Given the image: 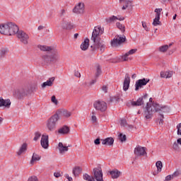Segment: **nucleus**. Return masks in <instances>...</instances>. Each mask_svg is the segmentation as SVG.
I'll return each instance as SVG.
<instances>
[{
  "label": "nucleus",
  "mask_w": 181,
  "mask_h": 181,
  "mask_svg": "<svg viewBox=\"0 0 181 181\" xmlns=\"http://www.w3.org/2000/svg\"><path fill=\"white\" fill-rule=\"evenodd\" d=\"M128 6H129V5H128V4H127L125 6H122V9L123 11H124V9H126L127 8H128Z\"/></svg>",
  "instance_id": "obj_62"
},
{
  "label": "nucleus",
  "mask_w": 181,
  "mask_h": 181,
  "mask_svg": "<svg viewBox=\"0 0 181 181\" xmlns=\"http://www.w3.org/2000/svg\"><path fill=\"white\" fill-rule=\"evenodd\" d=\"M38 49L42 50V52H47V54L42 56V60L45 63H56L60 60V54L59 51H57L54 47L47 46V45H38Z\"/></svg>",
  "instance_id": "obj_1"
},
{
  "label": "nucleus",
  "mask_w": 181,
  "mask_h": 181,
  "mask_svg": "<svg viewBox=\"0 0 181 181\" xmlns=\"http://www.w3.org/2000/svg\"><path fill=\"white\" fill-rule=\"evenodd\" d=\"M134 155L136 156H145L146 155V148L137 146L134 148Z\"/></svg>",
  "instance_id": "obj_15"
},
{
  "label": "nucleus",
  "mask_w": 181,
  "mask_h": 181,
  "mask_svg": "<svg viewBox=\"0 0 181 181\" xmlns=\"http://www.w3.org/2000/svg\"><path fill=\"white\" fill-rule=\"evenodd\" d=\"M177 144H178L179 145H181V138L178 139L177 140Z\"/></svg>",
  "instance_id": "obj_63"
},
{
  "label": "nucleus",
  "mask_w": 181,
  "mask_h": 181,
  "mask_svg": "<svg viewBox=\"0 0 181 181\" xmlns=\"http://www.w3.org/2000/svg\"><path fill=\"white\" fill-rule=\"evenodd\" d=\"M156 166L157 168L158 172H162V168H163V165L162 164V161L158 160L156 163Z\"/></svg>",
  "instance_id": "obj_34"
},
{
  "label": "nucleus",
  "mask_w": 181,
  "mask_h": 181,
  "mask_svg": "<svg viewBox=\"0 0 181 181\" xmlns=\"http://www.w3.org/2000/svg\"><path fill=\"white\" fill-rule=\"evenodd\" d=\"M154 12H156V18L153 19V25L158 26L160 23V12H162V8H156Z\"/></svg>",
  "instance_id": "obj_16"
},
{
  "label": "nucleus",
  "mask_w": 181,
  "mask_h": 181,
  "mask_svg": "<svg viewBox=\"0 0 181 181\" xmlns=\"http://www.w3.org/2000/svg\"><path fill=\"white\" fill-rule=\"evenodd\" d=\"M100 75H101V67L100 66V65H98L96 69L95 78H98V77H100Z\"/></svg>",
  "instance_id": "obj_35"
},
{
  "label": "nucleus",
  "mask_w": 181,
  "mask_h": 181,
  "mask_svg": "<svg viewBox=\"0 0 181 181\" xmlns=\"http://www.w3.org/2000/svg\"><path fill=\"white\" fill-rule=\"evenodd\" d=\"M84 3L80 2L74 6V8H73V12L74 13H76L77 15H83V13H84Z\"/></svg>",
  "instance_id": "obj_14"
},
{
  "label": "nucleus",
  "mask_w": 181,
  "mask_h": 181,
  "mask_svg": "<svg viewBox=\"0 0 181 181\" xmlns=\"http://www.w3.org/2000/svg\"><path fill=\"white\" fill-rule=\"evenodd\" d=\"M109 173L111 175L112 179H118V177L121 176L120 171L117 169L109 171Z\"/></svg>",
  "instance_id": "obj_24"
},
{
  "label": "nucleus",
  "mask_w": 181,
  "mask_h": 181,
  "mask_svg": "<svg viewBox=\"0 0 181 181\" xmlns=\"http://www.w3.org/2000/svg\"><path fill=\"white\" fill-rule=\"evenodd\" d=\"M125 40H127L125 35H123L122 37L117 35L111 41V46H112V47H117V46H119V45H122Z\"/></svg>",
  "instance_id": "obj_10"
},
{
  "label": "nucleus",
  "mask_w": 181,
  "mask_h": 181,
  "mask_svg": "<svg viewBox=\"0 0 181 181\" xmlns=\"http://www.w3.org/2000/svg\"><path fill=\"white\" fill-rule=\"evenodd\" d=\"M171 46H172V44H170L169 45H163L159 47V51L163 53H165V52H166L169 49V47H170Z\"/></svg>",
  "instance_id": "obj_33"
},
{
  "label": "nucleus",
  "mask_w": 181,
  "mask_h": 181,
  "mask_svg": "<svg viewBox=\"0 0 181 181\" xmlns=\"http://www.w3.org/2000/svg\"><path fill=\"white\" fill-rule=\"evenodd\" d=\"M119 139L121 141V142H125L127 141V136L125 134H122V133H120L119 134Z\"/></svg>",
  "instance_id": "obj_39"
},
{
  "label": "nucleus",
  "mask_w": 181,
  "mask_h": 181,
  "mask_svg": "<svg viewBox=\"0 0 181 181\" xmlns=\"http://www.w3.org/2000/svg\"><path fill=\"white\" fill-rule=\"evenodd\" d=\"M62 115L63 117H65L66 118H69V117H71V112H69L68 110H63L62 112Z\"/></svg>",
  "instance_id": "obj_36"
},
{
  "label": "nucleus",
  "mask_w": 181,
  "mask_h": 181,
  "mask_svg": "<svg viewBox=\"0 0 181 181\" xmlns=\"http://www.w3.org/2000/svg\"><path fill=\"white\" fill-rule=\"evenodd\" d=\"M26 151H28V144L23 143L20 147V149L17 151V155L21 156V155L26 153Z\"/></svg>",
  "instance_id": "obj_22"
},
{
  "label": "nucleus",
  "mask_w": 181,
  "mask_h": 181,
  "mask_svg": "<svg viewBox=\"0 0 181 181\" xmlns=\"http://www.w3.org/2000/svg\"><path fill=\"white\" fill-rule=\"evenodd\" d=\"M74 37V39H77V37H78V33H75Z\"/></svg>",
  "instance_id": "obj_64"
},
{
  "label": "nucleus",
  "mask_w": 181,
  "mask_h": 181,
  "mask_svg": "<svg viewBox=\"0 0 181 181\" xmlns=\"http://www.w3.org/2000/svg\"><path fill=\"white\" fill-rule=\"evenodd\" d=\"M102 145H106L107 146H112L114 145V138L107 137L105 139H101Z\"/></svg>",
  "instance_id": "obj_21"
},
{
  "label": "nucleus",
  "mask_w": 181,
  "mask_h": 181,
  "mask_svg": "<svg viewBox=\"0 0 181 181\" xmlns=\"http://www.w3.org/2000/svg\"><path fill=\"white\" fill-rule=\"evenodd\" d=\"M88 46H90V40L86 38L81 45V50H87V49H88Z\"/></svg>",
  "instance_id": "obj_26"
},
{
  "label": "nucleus",
  "mask_w": 181,
  "mask_h": 181,
  "mask_svg": "<svg viewBox=\"0 0 181 181\" xmlns=\"http://www.w3.org/2000/svg\"><path fill=\"white\" fill-rule=\"evenodd\" d=\"M160 77L162 78H168V71H161L160 72Z\"/></svg>",
  "instance_id": "obj_42"
},
{
  "label": "nucleus",
  "mask_w": 181,
  "mask_h": 181,
  "mask_svg": "<svg viewBox=\"0 0 181 181\" xmlns=\"http://www.w3.org/2000/svg\"><path fill=\"white\" fill-rule=\"evenodd\" d=\"M41 146L44 149H48L49 148V136L43 134L40 141Z\"/></svg>",
  "instance_id": "obj_19"
},
{
  "label": "nucleus",
  "mask_w": 181,
  "mask_h": 181,
  "mask_svg": "<svg viewBox=\"0 0 181 181\" xmlns=\"http://www.w3.org/2000/svg\"><path fill=\"white\" fill-rule=\"evenodd\" d=\"M54 177H60L62 175L60 174V173H54Z\"/></svg>",
  "instance_id": "obj_58"
},
{
  "label": "nucleus",
  "mask_w": 181,
  "mask_h": 181,
  "mask_svg": "<svg viewBox=\"0 0 181 181\" xmlns=\"http://www.w3.org/2000/svg\"><path fill=\"white\" fill-rule=\"evenodd\" d=\"M95 83H97V78H95V79L90 81V86H93V84H95Z\"/></svg>",
  "instance_id": "obj_59"
},
{
  "label": "nucleus",
  "mask_w": 181,
  "mask_h": 181,
  "mask_svg": "<svg viewBox=\"0 0 181 181\" xmlns=\"http://www.w3.org/2000/svg\"><path fill=\"white\" fill-rule=\"evenodd\" d=\"M53 81H54V77L49 78V80H47L46 82H44L41 87L42 88H45V87H52L53 86Z\"/></svg>",
  "instance_id": "obj_25"
},
{
  "label": "nucleus",
  "mask_w": 181,
  "mask_h": 181,
  "mask_svg": "<svg viewBox=\"0 0 181 181\" xmlns=\"http://www.w3.org/2000/svg\"><path fill=\"white\" fill-rule=\"evenodd\" d=\"M36 160H40V156H39V155L36 154L35 153H33L30 160V164L34 165Z\"/></svg>",
  "instance_id": "obj_31"
},
{
  "label": "nucleus",
  "mask_w": 181,
  "mask_h": 181,
  "mask_svg": "<svg viewBox=\"0 0 181 181\" xmlns=\"http://www.w3.org/2000/svg\"><path fill=\"white\" fill-rule=\"evenodd\" d=\"M51 101L52 103H53L54 104H55V105H57V104H59V101L57 100V99L56 98L55 95H52L51 98Z\"/></svg>",
  "instance_id": "obj_41"
},
{
  "label": "nucleus",
  "mask_w": 181,
  "mask_h": 181,
  "mask_svg": "<svg viewBox=\"0 0 181 181\" xmlns=\"http://www.w3.org/2000/svg\"><path fill=\"white\" fill-rule=\"evenodd\" d=\"M103 33H104V28H101V26L95 27L92 33L91 40L95 42L97 39L100 40L98 36L103 35Z\"/></svg>",
  "instance_id": "obj_9"
},
{
  "label": "nucleus",
  "mask_w": 181,
  "mask_h": 181,
  "mask_svg": "<svg viewBox=\"0 0 181 181\" xmlns=\"http://www.w3.org/2000/svg\"><path fill=\"white\" fill-rule=\"evenodd\" d=\"M102 90H103V91H104L105 93H107V91H108V88H107L106 86H103L102 87Z\"/></svg>",
  "instance_id": "obj_55"
},
{
  "label": "nucleus",
  "mask_w": 181,
  "mask_h": 181,
  "mask_svg": "<svg viewBox=\"0 0 181 181\" xmlns=\"http://www.w3.org/2000/svg\"><path fill=\"white\" fill-rule=\"evenodd\" d=\"M94 108L98 111H101V112H104V111L107 110V103L103 100H98L93 103Z\"/></svg>",
  "instance_id": "obj_11"
},
{
  "label": "nucleus",
  "mask_w": 181,
  "mask_h": 181,
  "mask_svg": "<svg viewBox=\"0 0 181 181\" xmlns=\"http://www.w3.org/2000/svg\"><path fill=\"white\" fill-rule=\"evenodd\" d=\"M172 179H173V175H167L165 177V180L166 181L172 180Z\"/></svg>",
  "instance_id": "obj_51"
},
{
  "label": "nucleus",
  "mask_w": 181,
  "mask_h": 181,
  "mask_svg": "<svg viewBox=\"0 0 181 181\" xmlns=\"http://www.w3.org/2000/svg\"><path fill=\"white\" fill-rule=\"evenodd\" d=\"M128 56H129L127 53L122 57L123 62H128Z\"/></svg>",
  "instance_id": "obj_47"
},
{
  "label": "nucleus",
  "mask_w": 181,
  "mask_h": 181,
  "mask_svg": "<svg viewBox=\"0 0 181 181\" xmlns=\"http://www.w3.org/2000/svg\"><path fill=\"white\" fill-rule=\"evenodd\" d=\"M120 100L121 96L119 95H116L110 98L111 103H114V101H115V103H119Z\"/></svg>",
  "instance_id": "obj_37"
},
{
  "label": "nucleus",
  "mask_w": 181,
  "mask_h": 181,
  "mask_svg": "<svg viewBox=\"0 0 181 181\" xmlns=\"http://www.w3.org/2000/svg\"><path fill=\"white\" fill-rule=\"evenodd\" d=\"M64 15H66V10L62 9L61 12L59 13L60 18H62V19H63L64 18L63 17L64 16Z\"/></svg>",
  "instance_id": "obj_50"
},
{
  "label": "nucleus",
  "mask_w": 181,
  "mask_h": 181,
  "mask_svg": "<svg viewBox=\"0 0 181 181\" xmlns=\"http://www.w3.org/2000/svg\"><path fill=\"white\" fill-rule=\"evenodd\" d=\"M11 100L4 99L3 97H0V108L1 107H5L6 108H11Z\"/></svg>",
  "instance_id": "obj_20"
},
{
  "label": "nucleus",
  "mask_w": 181,
  "mask_h": 181,
  "mask_svg": "<svg viewBox=\"0 0 181 181\" xmlns=\"http://www.w3.org/2000/svg\"><path fill=\"white\" fill-rule=\"evenodd\" d=\"M173 149H175V151H177L179 149V144H177V143L175 142L173 144Z\"/></svg>",
  "instance_id": "obj_48"
},
{
  "label": "nucleus",
  "mask_w": 181,
  "mask_h": 181,
  "mask_svg": "<svg viewBox=\"0 0 181 181\" xmlns=\"http://www.w3.org/2000/svg\"><path fill=\"white\" fill-rule=\"evenodd\" d=\"M116 26H117V28H118V29L122 30V32H125V26L122 25V24H121V23H119V22L116 23Z\"/></svg>",
  "instance_id": "obj_38"
},
{
  "label": "nucleus",
  "mask_w": 181,
  "mask_h": 181,
  "mask_svg": "<svg viewBox=\"0 0 181 181\" xmlns=\"http://www.w3.org/2000/svg\"><path fill=\"white\" fill-rule=\"evenodd\" d=\"M60 119V116L59 114L55 113L52 115L46 122V128L49 132H53L56 130L59 120Z\"/></svg>",
  "instance_id": "obj_5"
},
{
  "label": "nucleus",
  "mask_w": 181,
  "mask_h": 181,
  "mask_svg": "<svg viewBox=\"0 0 181 181\" xmlns=\"http://www.w3.org/2000/svg\"><path fill=\"white\" fill-rule=\"evenodd\" d=\"M19 31V27L16 24L9 22L3 24V30H1V35H8L12 36L13 35H17Z\"/></svg>",
  "instance_id": "obj_4"
},
{
  "label": "nucleus",
  "mask_w": 181,
  "mask_h": 181,
  "mask_svg": "<svg viewBox=\"0 0 181 181\" xmlns=\"http://www.w3.org/2000/svg\"><path fill=\"white\" fill-rule=\"evenodd\" d=\"M91 120H92V122L93 123L97 122V117H95V115H93Z\"/></svg>",
  "instance_id": "obj_56"
},
{
  "label": "nucleus",
  "mask_w": 181,
  "mask_h": 181,
  "mask_svg": "<svg viewBox=\"0 0 181 181\" xmlns=\"http://www.w3.org/2000/svg\"><path fill=\"white\" fill-rule=\"evenodd\" d=\"M177 134L181 136V122L177 125Z\"/></svg>",
  "instance_id": "obj_43"
},
{
  "label": "nucleus",
  "mask_w": 181,
  "mask_h": 181,
  "mask_svg": "<svg viewBox=\"0 0 181 181\" xmlns=\"http://www.w3.org/2000/svg\"><path fill=\"white\" fill-rule=\"evenodd\" d=\"M93 46H90L93 50H97L99 49L101 53H104L105 52V49L107 48V45L104 41H100V39H97L95 42H93Z\"/></svg>",
  "instance_id": "obj_7"
},
{
  "label": "nucleus",
  "mask_w": 181,
  "mask_h": 181,
  "mask_svg": "<svg viewBox=\"0 0 181 181\" xmlns=\"http://www.w3.org/2000/svg\"><path fill=\"white\" fill-rule=\"evenodd\" d=\"M143 103L145 104L146 103V108L144 110V115L146 119H152L153 117V108L152 107V104L148 102V93H146L143 97L141 98Z\"/></svg>",
  "instance_id": "obj_6"
},
{
  "label": "nucleus",
  "mask_w": 181,
  "mask_h": 181,
  "mask_svg": "<svg viewBox=\"0 0 181 181\" xmlns=\"http://www.w3.org/2000/svg\"><path fill=\"white\" fill-rule=\"evenodd\" d=\"M118 19V17L115 16H112L109 18H105V21L107 23H113V22H115Z\"/></svg>",
  "instance_id": "obj_32"
},
{
  "label": "nucleus",
  "mask_w": 181,
  "mask_h": 181,
  "mask_svg": "<svg viewBox=\"0 0 181 181\" xmlns=\"http://www.w3.org/2000/svg\"><path fill=\"white\" fill-rule=\"evenodd\" d=\"M28 181H39V179H37V177L33 175L28 178Z\"/></svg>",
  "instance_id": "obj_45"
},
{
  "label": "nucleus",
  "mask_w": 181,
  "mask_h": 181,
  "mask_svg": "<svg viewBox=\"0 0 181 181\" xmlns=\"http://www.w3.org/2000/svg\"><path fill=\"white\" fill-rule=\"evenodd\" d=\"M40 136H42V134H40V132H36L35 133V137L33 139V141H37L39 139V138H40Z\"/></svg>",
  "instance_id": "obj_40"
},
{
  "label": "nucleus",
  "mask_w": 181,
  "mask_h": 181,
  "mask_svg": "<svg viewBox=\"0 0 181 181\" xmlns=\"http://www.w3.org/2000/svg\"><path fill=\"white\" fill-rule=\"evenodd\" d=\"M69 132H70V128L66 125L63 126L58 130V134L60 135H66Z\"/></svg>",
  "instance_id": "obj_23"
},
{
  "label": "nucleus",
  "mask_w": 181,
  "mask_h": 181,
  "mask_svg": "<svg viewBox=\"0 0 181 181\" xmlns=\"http://www.w3.org/2000/svg\"><path fill=\"white\" fill-rule=\"evenodd\" d=\"M34 91H36L35 86L27 85L17 88L15 90V95L18 100H22L23 97H26V95L32 94Z\"/></svg>",
  "instance_id": "obj_2"
},
{
  "label": "nucleus",
  "mask_w": 181,
  "mask_h": 181,
  "mask_svg": "<svg viewBox=\"0 0 181 181\" xmlns=\"http://www.w3.org/2000/svg\"><path fill=\"white\" fill-rule=\"evenodd\" d=\"M58 146H59V151L60 153H64V152H67V151H69V147L70 146H64L63 145V143L59 142L58 144Z\"/></svg>",
  "instance_id": "obj_27"
},
{
  "label": "nucleus",
  "mask_w": 181,
  "mask_h": 181,
  "mask_svg": "<svg viewBox=\"0 0 181 181\" xmlns=\"http://www.w3.org/2000/svg\"><path fill=\"white\" fill-rule=\"evenodd\" d=\"M138 49H130L129 52H127V54L129 56V55H131V54H135V53H136V51H137Z\"/></svg>",
  "instance_id": "obj_44"
},
{
  "label": "nucleus",
  "mask_w": 181,
  "mask_h": 181,
  "mask_svg": "<svg viewBox=\"0 0 181 181\" xmlns=\"http://www.w3.org/2000/svg\"><path fill=\"white\" fill-rule=\"evenodd\" d=\"M149 81V78H145L137 80L135 83V91H138L139 88H142L144 86H146Z\"/></svg>",
  "instance_id": "obj_13"
},
{
  "label": "nucleus",
  "mask_w": 181,
  "mask_h": 181,
  "mask_svg": "<svg viewBox=\"0 0 181 181\" xmlns=\"http://www.w3.org/2000/svg\"><path fill=\"white\" fill-rule=\"evenodd\" d=\"M152 107L153 108H154L153 111L155 112H158L159 114V117H158L159 125H163V119L165 118V116H163V113L166 114L168 112H170V107L166 105L162 106L155 102L152 103Z\"/></svg>",
  "instance_id": "obj_3"
},
{
  "label": "nucleus",
  "mask_w": 181,
  "mask_h": 181,
  "mask_svg": "<svg viewBox=\"0 0 181 181\" xmlns=\"http://www.w3.org/2000/svg\"><path fill=\"white\" fill-rule=\"evenodd\" d=\"M74 76L75 77H81V74H80V72H78V71H74Z\"/></svg>",
  "instance_id": "obj_53"
},
{
  "label": "nucleus",
  "mask_w": 181,
  "mask_h": 181,
  "mask_svg": "<svg viewBox=\"0 0 181 181\" xmlns=\"http://www.w3.org/2000/svg\"><path fill=\"white\" fill-rule=\"evenodd\" d=\"M129 84H131V77L129 76V74H126L124 76V81L123 82L124 91H128L129 88Z\"/></svg>",
  "instance_id": "obj_18"
},
{
  "label": "nucleus",
  "mask_w": 181,
  "mask_h": 181,
  "mask_svg": "<svg viewBox=\"0 0 181 181\" xmlns=\"http://www.w3.org/2000/svg\"><path fill=\"white\" fill-rule=\"evenodd\" d=\"M39 30H43V29H45V26H43V25H40V26H38V28H37Z\"/></svg>",
  "instance_id": "obj_61"
},
{
  "label": "nucleus",
  "mask_w": 181,
  "mask_h": 181,
  "mask_svg": "<svg viewBox=\"0 0 181 181\" xmlns=\"http://www.w3.org/2000/svg\"><path fill=\"white\" fill-rule=\"evenodd\" d=\"M101 141L100 139V138H98V139H95L94 140L95 145H100L101 144V141Z\"/></svg>",
  "instance_id": "obj_52"
},
{
  "label": "nucleus",
  "mask_w": 181,
  "mask_h": 181,
  "mask_svg": "<svg viewBox=\"0 0 181 181\" xmlns=\"http://www.w3.org/2000/svg\"><path fill=\"white\" fill-rule=\"evenodd\" d=\"M2 30H4V24L0 25V33L2 35Z\"/></svg>",
  "instance_id": "obj_60"
},
{
  "label": "nucleus",
  "mask_w": 181,
  "mask_h": 181,
  "mask_svg": "<svg viewBox=\"0 0 181 181\" xmlns=\"http://www.w3.org/2000/svg\"><path fill=\"white\" fill-rule=\"evenodd\" d=\"M17 37L19 39L21 43H23V45H28V41L29 40V35L26 34L25 31L19 30L18 33H17Z\"/></svg>",
  "instance_id": "obj_12"
},
{
  "label": "nucleus",
  "mask_w": 181,
  "mask_h": 181,
  "mask_svg": "<svg viewBox=\"0 0 181 181\" xmlns=\"http://www.w3.org/2000/svg\"><path fill=\"white\" fill-rule=\"evenodd\" d=\"M9 52V49L8 48H1L0 49V60H2V59H4L5 56H6V54H8Z\"/></svg>",
  "instance_id": "obj_29"
},
{
  "label": "nucleus",
  "mask_w": 181,
  "mask_h": 181,
  "mask_svg": "<svg viewBox=\"0 0 181 181\" xmlns=\"http://www.w3.org/2000/svg\"><path fill=\"white\" fill-rule=\"evenodd\" d=\"M142 26L144 29H145V30H146L147 32H149V28H148V26L146 25V23L142 21Z\"/></svg>",
  "instance_id": "obj_49"
},
{
  "label": "nucleus",
  "mask_w": 181,
  "mask_h": 181,
  "mask_svg": "<svg viewBox=\"0 0 181 181\" xmlns=\"http://www.w3.org/2000/svg\"><path fill=\"white\" fill-rule=\"evenodd\" d=\"M93 177L94 180L104 181V179H103L104 175L103 174V169L101 168V167L93 168Z\"/></svg>",
  "instance_id": "obj_8"
},
{
  "label": "nucleus",
  "mask_w": 181,
  "mask_h": 181,
  "mask_svg": "<svg viewBox=\"0 0 181 181\" xmlns=\"http://www.w3.org/2000/svg\"><path fill=\"white\" fill-rule=\"evenodd\" d=\"M173 76V71H168L167 74V78H170Z\"/></svg>",
  "instance_id": "obj_54"
},
{
  "label": "nucleus",
  "mask_w": 181,
  "mask_h": 181,
  "mask_svg": "<svg viewBox=\"0 0 181 181\" xmlns=\"http://www.w3.org/2000/svg\"><path fill=\"white\" fill-rule=\"evenodd\" d=\"M81 172H83V169L81 167L77 166L74 168L72 173L73 175H74V176H78V175L81 173Z\"/></svg>",
  "instance_id": "obj_30"
},
{
  "label": "nucleus",
  "mask_w": 181,
  "mask_h": 181,
  "mask_svg": "<svg viewBox=\"0 0 181 181\" xmlns=\"http://www.w3.org/2000/svg\"><path fill=\"white\" fill-rule=\"evenodd\" d=\"M120 125H121V127H127V120L121 119Z\"/></svg>",
  "instance_id": "obj_46"
},
{
  "label": "nucleus",
  "mask_w": 181,
  "mask_h": 181,
  "mask_svg": "<svg viewBox=\"0 0 181 181\" xmlns=\"http://www.w3.org/2000/svg\"><path fill=\"white\" fill-rule=\"evenodd\" d=\"M179 175V171H175L173 175V177H177V175Z\"/></svg>",
  "instance_id": "obj_57"
},
{
  "label": "nucleus",
  "mask_w": 181,
  "mask_h": 181,
  "mask_svg": "<svg viewBox=\"0 0 181 181\" xmlns=\"http://www.w3.org/2000/svg\"><path fill=\"white\" fill-rule=\"evenodd\" d=\"M133 107H139L141 105H144V102L142 101V98H139L136 101H132L131 103Z\"/></svg>",
  "instance_id": "obj_28"
},
{
  "label": "nucleus",
  "mask_w": 181,
  "mask_h": 181,
  "mask_svg": "<svg viewBox=\"0 0 181 181\" xmlns=\"http://www.w3.org/2000/svg\"><path fill=\"white\" fill-rule=\"evenodd\" d=\"M61 26L64 30H71L73 28V24H71V22L66 21L65 18L62 19Z\"/></svg>",
  "instance_id": "obj_17"
}]
</instances>
